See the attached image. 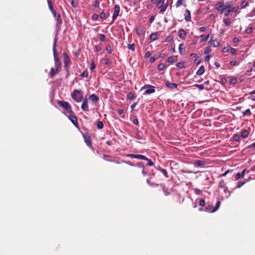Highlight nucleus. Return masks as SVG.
Masks as SVG:
<instances>
[{"label":"nucleus","instance_id":"nucleus-1","mask_svg":"<svg viewBox=\"0 0 255 255\" xmlns=\"http://www.w3.org/2000/svg\"><path fill=\"white\" fill-rule=\"evenodd\" d=\"M232 1H227L225 4L224 1H218L215 4V8L221 14H224L225 16H228L231 13Z\"/></svg>","mask_w":255,"mask_h":255},{"label":"nucleus","instance_id":"nucleus-2","mask_svg":"<svg viewBox=\"0 0 255 255\" xmlns=\"http://www.w3.org/2000/svg\"><path fill=\"white\" fill-rule=\"evenodd\" d=\"M57 41V38L56 36L54 38L53 45V53L54 56V59L55 61V67H61V63L60 62L59 59L58 57L57 52L56 51V43Z\"/></svg>","mask_w":255,"mask_h":255},{"label":"nucleus","instance_id":"nucleus-3","mask_svg":"<svg viewBox=\"0 0 255 255\" xmlns=\"http://www.w3.org/2000/svg\"><path fill=\"white\" fill-rule=\"evenodd\" d=\"M72 98L76 102H81L83 99V93L81 90H74L71 93Z\"/></svg>","mask_w":255,"mask_h":255},{"label":"nucleus","instance_id":"nucleus-4","mask_svg":"<svg viewBox=\"0 0 255 255\" xmlns=\"http://www.w3.org/2000/svg\"><path fill=\"white\" fill-rule=\"evenodd\" d=\"M57 104H58V105L62 107L63 108V109L66 110L67 111L68 114H73V112L72 110L71 106L67 102H66L65 101L58 100Z\"/></svg>","mask_w":255,"mask_h":255},{"label":"nucleus","instance_id":"nucleus-5","mask_svg":"<svg viewBox=\"0 0 255 255\" xmlns=\"http://www.w3.org/2000/svg\"><path fill=\"white\" fill-rule=\"evenodd\" d=\"M154 88V87L151 85H149V84L145 85L142 88V89H147L144 91L143 95H148V94H150L154 93L155 91Z\"/></svg>","mask_w":255,"mask_h":255},{"label":"nucleus","instance_id":"nucleus-6","mask_svg":"<svg viewBox=\"0 0 255 255\" xmlns=\"http://www.w3.org/2000/svg\"><path fill=\"white\" fill-rule=\"evenodd\" d=\"M56 23L55 26V29L56 30L57 33H58L59 31L60 30L61 25L62 24V20L60 13H58L56 18Z\"/></svg>","mask_w":255,"mask_h":255},{"label":"nucleus","instance_id":"nucleus-7","mask_svg":"<svg viewBox=\"0 0 255 255\" xmlns=\"http://www.w3.org/2000/svg\"><path fill=\"white\" fill-rule=\"evenodd\" d=\"M63 55L64 58V68L65 69L69 68V63L70 62V59L66 52L63 53Z\"/></svg>","mask_w":255,"mask_h":255},{"label":"nucleus","instance_id":"nucleus-8","mask_svg":"<svg viewBox=\"0 0 255 255\" xmlns=\"http://www.w3.org/2000/svg\"><path fill=\"white\" fill-rule=\"evenodd\" d=\"M127 157H129L133 158H136L141 160H147V158L144 155L141 154H134L132 153L127 154L126 155Z\"/></svg>","mask_w":255,"mask_h":255},{"label":"nucleus","instance_id":"nucleus-9","mask_svg":"<svg viewBox=\"0 0 255 255\" xmlns=\"http://www.w3.org/2000/svg\"><path fill=\"white\" fill-rule=\"evenodd\" d=\"M120 11V6L116 4L114 6V13L113 15V20L112 22H113L115 19L117 18L119 14Z\"/></svg>","mask_w":255,"mask_h":255},{"label":"nucleus","instance_id":"nucleus-10","mask_svg":"<svg viewBox=\"0 0 255 255\" xmlns=\"http://www.w3.org/2000/svg\"><path fill=\"white\" fill-rule=\"evenodd\" d=\"M68 119L71 121V122L73 123V124L78 127V122L77 117L75 116L74 113L72 114H68L67 115Z\"/></svg>","mask_w":255,"mask_h":255},{"label":"nucleus","instance_id":"nucleus-11","mask_svg":"<svg viewBox=\"0 0 255 255\" xmlns=\"http://www.w3.org/2000/svg\"><path fill=\"white\" fill-rule=\"evenodd\" d=\"M61 67H55L54 68H51L50 69V73L49 74V76L50 78L54 77L58 73L59 69Z\"/></svg>","mask_w":255,"mask_h":255},{"label":"nucleus","instance_id":"nucleus-12","mask_svg":"<svg viewBox=\"0 0 255 255\" xmlns=\"http://www.w3.org/2000/svg\"><path fill=\"white\" fill-rule=\"evenodd\" d=\"M206 164V161L205 160H197L193 162L194 167H203Z\"/></svg>","mask_w":255,"mask_h":255},{"label":"nucleus","instance_id":"nucleus-13","mask_svg":"<svg viewBox=\"0 0 255 255\" xmlns=\"http://www.w3.org/2000/svg\"><path fill=\"white\" fill-rule=\"evenodd\" d=\"M83 136L87 146H88L89 147H92L93 146L91 136H86L84 134H83Z\"/></svg>","mask_w":255,"mask_h":255},{"label":"nucleus","instance_id":"nucleus-14","mask_svg":"<svg viewBox=\"0 0 255 255\" xmlns=\"http://www.w3.org/2000/svg\"><path fill=\"white\" fill-rule=\"evenodd\" d=\"M81 109L84 111H88L89 110V106L88 105V99L85 98L83 101Z\"/></svg>","mask_w":255,"mask_h":255},{"label":"nucleus","instance_id":"nucleus-15","mask_svg":"<svg viewBox=\"0 0 255 255\" xmlns=\"http://www.w3.org/2000/svg\"><path fill=\"white\" fill-rule=\"evenodd\" d=\"M178 36L183 39H185L187 33L183 29H180L178 32Z\"/></svg>","mask_w":255,"mask_h":255},{"label":"nucleus","instance_id":"nucleus-16","mask_svg":"<svg viewBox=\"0 0 255 255\" xmlns=\"http://www.w3.org/2000/svg\"><path fill=\"white\" fill-rule=\"evenodd\" d=\"M185 20L186 21H191V13L190 11L186 9L185 11Z\"/></svg>","mask_w":255,"mask_h":255},{"label":"nucleus","instance_id":"nucleus-17","mask_svg":"<svg viewBox=\"0 0 255 255\" xmlns=\"http://www.w3.org/2000/svg\"><path fill=\"white\" fill-rule=\"evenodd\" d=\"M214 208V207H213V205H208L205 208L204 210L203 209H200L199 210L200 211L204 210L205 212L213 213L214 212H212V210H213Z\"/></svg>","mask_w":255,"mask_h":255},{"label":"nucleus","instance_id":"nucleus-18","mask_svg":"<svg viewBox=\"0 0 255 255\" xmlns=\"http://www.w3.org/2000/svg\"><path fill=\"white\" fill-rule=\"evenodd\" d=\"M165 85L168 88H169L171 89H173L176 88L177 86V84H176L175 83H171L169 81L166 82Z\"/></svg>","mask_w":255,"mask_h":255},{"label":"nucleus","instance_id":"nucleus-19","mask_svg":"<svg viewBox=\"0 0 255 255\" xmlns=\"http://www.w3.org/2000/svg\"><path fill=\"white\" fill-rule=\"evenodd\" d=\"M89 99L90 100H91L94 103H97L99 100V98L94 94L90 95Z\"/></svg>","mask_w":255,"mask_h":255},{"label":"nucleus","instance_id":"nucleus-20","mask_svg":"<svg viewBox=\"0 0 255 255\" xmlns=\"http://www.w3.org/2000/svg\"><path fill=\"white\" fill-rule=\"evenodd\" d=\"M185 46L184 43L180 44L179 46V52L181 55H183L185 52Z\"/></svg>","mask_w":255,"mask_h":255},{"label":"nucleus","instance_id":"nucleus-21","mask_svg":"<svg viewBox=\"0 0 255 255\" xmlns=\"http://www.w3.org/2000/svg\"><path fill=\"white\" fill-rule=\"evenodd\" d=\"M158 35L159 34L157 32L152 33L150 35V39L152 41H155L157 39Z\"/></svg>","mask_w":255,"mask_h":255},{"label":"nucleus","instance_id":"nucleus-22","mask_svg":"<svg viewBox=\"0 0 255 255\" xmlns=\"http://www.w3.org/2000/svg\"><path fill=\"white\" fill-rule=\"evenodd\" d=\"M177 60V57L176 56H172L169 57L167 59V62L169 63L172 64L175 62Z\"/></svg>","mask_w":255,"mask_h":255},{"label":"nucleus","instance_id":"nucleus-23","mask_svg":"<svg viewBox=\"0 0 255 255\" xmlns=\"http://www.w3.org/2000/svg\"><path fill=\"white\" fill-rule=\"evenodd\" d=\"M246 172V169H244L242 171L241 173H238L236 174V180H238L241 177L243 178L245 176Z\"/></svg>","mask_w":255,"mask_h":255},{"label":"nucleus","instance_id":"nucleus-24","mask_svg":"<svg viewBox=\"0 0 255 255\" xmlns=\"http://www.w3.org/2000/svg\"><path fill=\"white\" fill-rule=\"evenodd\" d=\"M205 71V68L204 66H201L199 69L196 72V75H202Z\"/></svg>","mask_w":255,"mask_h":255},{"label":"nucleus","instance_id":"nucleus-25","mask_svg":"<svg viewBox=\"0 0 255 255\" xmlns=\"http://www.w3.org/2000/svg\"><path fill=\"white\" fill-rule=\"evenodd\" d=\"M160 185L161 186H162V187L163 191L164 193V195L166 196L169 195L170 194V192L169 191H168V188L167 187H166L165 186V185L162 184H160Z\"/></svg>","mask_w":255,"mask_h":255},{"label":"nucleus","instance_id":"nucleus-26","mask_svg":"<svg viewBox=\"0 0 255 255\" xmlns=\"http://www.w3.org/2000/svg\"><path fill=\"white\" fill-rule=\"evenodd\" d=\"M249 134V131L246 129H244L241 131V136L243 138L247 137L248 136Z\"/></svg>","mask_w":255,"mask_h":255},{"label":"nucleus","instance_id":"nucleus-27","mask_svg":"<svg viewBox=\"0 0 255 255\" xmlns=\"http://www.w3.org/2000/svg\"><path fill=\"white\" fill-rule=\"evenodd\" d=\"M146 183L148 185L151 187H157L159 185V184L157 183L151 182L149 179H146Z\"/></svg>","mask_w":255,"mask_h":255},{"label":"nucleus","instance_id":"nucleus-28","mask_svg":"<svg viewBox=\"0 0 255 255\" xmlns=\"http://www.w3.org/2000/svg\"><path fill=\"white\" fill-rule=\"evenodd\" d=\"M223 22L226 26H230L231 24V19L228 18H224Z\"/></svg>","mask_w":255,"mask_h":255},{"label":"nucleus","instance_id":"nucleus-29","mask_svg":"<svg viewBox=\"0 0 255 255\" xmlns=\"http://www.w3.org/2000/svg\"><path fill=\"white\" fill-rule=\"evenodd\" d=\"M110 15V13H108V14H107L106 13H105L104 11H103L102 12H101V14H100V17L103 19H106L108 16H109Z\"/></svg>","mask_w":255,"mask_h":255},{"label":"nucleus","instance_id":"nucleus-30","mask_svg":"<svg viewBox=\"0 0 255 255\" xmlns=\"http://www.w3.org/2000/svg\"><path fill=\"white\" fill-rule=\"evenodd\" d=\"M168 6V2H167L165 4H163L161 7L159 11L160 13H162L165 11Z\"/></svg>","mask_w":255,"mask_h":255},{"label":"nucleus","instance_id":"nucleus-31","mask_svg":"<svg viewBox=\"0 0 255 255\" xmlns=\"http://www.w3.org/2000/svg\"><path fill=\"white\" fill-rule=\"evenodd\" d=\"M159 170L164 175L166 178H168V175L166 169L159 168Z\"/></svg>","mask_w":255,"mask_h":255},{"label":"nucleus","instance_id":"nucleus-32","mask_svg":"<svg viewBox=\"0 0 255 255\" xmlns=\"http://www.w3.org/2000/svg\"><path fill=\"white\" fill-rule=\"evenodd\" d=\"M97 127L98 129H102L104 128L103 123L101 121L97 122Z\"/></svg>","mask_w":255,"mask_h":255},{"label":"nucleus","instance_id":"nucleus-33","mask_svg":"<svg viewBox=\"0 0 255 255\" xmlns=\"http://www.w3.org/2000/svg\"><path fill=\"white\" fill-rule=\"evenodd\" d=\"M209 34H208L207 35H205V34H202L201 35V41H207V40L209 39Z\"/></svg>","mask_w":255,"mask_h":255},{"label":"nucleus","instance_id":"nucleus-34","mask_svg":"<svg viewBox=\"0 0 255 255\" xmlns=\"http://www.w3.org/2000/svg\"><path fill=\"white\" fill-rule=\"evenodd\" d=\"M127 48L132 50V51H134L135 50V44L134 43L132 44H128L127 46Z\"/></svg>","mask_w":255,"mask_h":255},{"label":"nucleus","instance_id":"nucleus-35","mask_svg":"<svg viewBox=\"0 0 255 255\" xmlns=\"http://www.w3.org/2000/svg\"><path fill=\"white\" fill-rule=\"evenodd\" d=\"M96 65L94 63V61L93 59H92L91 62L90 69L91 71H93L96 68Z\"/></svg>","mask_w":255,"mask_h":255},{"label":"nucleus","instance_id":"nucleus-36","mask_svg":"<svg viewBox=\"0 0 255 255\" xmlns=\"http://www.w3.org/2000/svg\"><path fill=\"white\" fill-rule=\"evenodd\" d=\"M220 204H221V202L220 201H218L216 203V205H215V206L214 207L213 210H212V212H215L216 211L218 208H219L220 206Z\"/></svg>","mask_w":255,"mask_h":255},{"label":"nucleus","instance_id":"nucleus-37","mask_svg":"<svg viewBox=\"0 0 255 255\" xmlns=\"http://www.w3.org/2000/svg\"><path fill=\"white\" fill-rule=\"evenodd\" d=\"M88 75V72L87 70H85L80 74V76L82 78H87Z\"/></svg>","mask_w":255,"mask_h":255},{"label":"nucleus","instance_id":"nucleus-38","mask_svg":"<svg viewBox=\"0 0 255 255\" xmlns=\"http://www.w3.org/2000/svg\"><path fill=\"white\" fill-rule=\"evenodd\" d=\"M249 4L248 2H246L245 1H243L241 2L240 4L241 8L243 9L245 8Z\"/></svg>","mask_w":255,"mask_h":255},{"label":"nucleus","instance_id":"nucleus-39","mask_svg":"<svg viewBox=\"0 0 255 255\" xmlns=\"http://www.w3.org/2000/svg\"><path fill=\"white\" fill-rule=\"evenodd\" d=\"M226 187V183L224 182V180L220 181L219 183V187H220L221 188H224Z\"/></svg>","mask_w":255,"mask_h":255},{"label":"nucleus","instance_id":"nucleus-40","mask_svg":"<svg viewBox=\"0 0 255 255\" xmlns=\"http://www.w3.org/2000/svg\"><path fill=\"white\" fill-rule=\"evenodd\" d=\"M47 3L48 4V7L50 9V10L51 11L52 10H54V8L52 5V3L51 2V0H47Z\"/></svg>","mask_w":255,"mask_h":255},{"label":"nucleus","instance_id":"nucleus-41","mask_svg":"<svg viewBox=\"0 0 255 255\" xmlns=\"http://www.w3.org/2000/svg\"><path fill=\"white\" fill-rule=\"evenodd\" d=\"M100 0H95L93 2V5L95 7H99L100 5Z\"/></svg>","mask_w":255,"mask_h":255},{"label":"nucleus","instance_id":"nucleus-42","mask_svg":"<svg viewBox=\"0 0 255 255\" xmlns=\"http://www.w3.org/2000/svg\"><path fill=\"white\" fill-rule=\"evenodd\" d=\"M251 115H252V113H251L250 109H248L246 110L243 113V115L244 116H250Z\"/></svg>","mask_w":255,"mask_h":255},{"label":"nucleus","instance_id":"nucleus-43","mask_svg":"<svg viewBox=\"0 0 255 255\" xmlns=\"http://www.w3.org/2000/svg\"><path fill=\"white\" fill-rule=\"evenodd\" d=\"M233 138L236 141H239L240 140V136L238 134H234Z\"/></svg>","mask_w":255,"mask_h":255},{"label":"nucleus","instance_id":"nucleus-44","mask_svg":"<svg viewBox=\"0 0 255 255\" xmlns=\"http://www.w3.org/2000/svg\"><path fill=\"white\" fill-rule=\"evenodd\" d=\"M98 36L100 38V41L104 42L106 41V36L103 34H99Z\"/></svg>","mask_w":255,"mask_h":255},{"label":"nucleus","instance_id":"nucleus-45","mask_svg":"<svg viewBox=\"0 0 255 255\" xmlns=\"http://www.w3.org/2000/svg\"><path fill=\"white\" fill-rule=\"evenodd\" d=\"M164 0H159L157 3V6L158 8H161V7L164 4Z\"/></svg>","mask_w":255,"mask_h":255},{"label":"nucleus","instance_id":"nucleus-46","mask_svg":"<svg viewBox=\"0 0 255 255\" xmlns=\"http://www.w3.org/2000/svg\"><path fill=\"white\" fill-rule=\"evenodd\" d=\"M164 68H165V65L163 63H160L158 65V69L159 71H161V70H163L164 69Z\"/></svg>","mask_w":255,"mask_h":255},{"label":"nucleus","instance_id":"nucleus-47","mask_svg":"<svg viewBox=\"0 0 255 255\" xmlns=\"http://www.w3.org/2000/svg\"><path fill=\"white\" fill-rule=\"evenodd\" d=\"M127 98L129 100H132L134 98V95L132 93L129 92L127 94Z\"/></svg>","mask_w":255,"mask_h":255},{"label":"nucleus","instance_id":"nucleus-48","mask_svg":"<svg viewBox=\"0 0 255 255\" xmlns=\"http://www.w3.org/2000/svg\"><path fill=\"white\" fill-rule=\"evenodd\" d=\"M176 66L179 68H182L184 67V62H179L176 64Z\"/></svg>","mask_w":255,"mask_h":255},{"label":"nucleus","instance_id":"nucleus-49","mask_svg":"<svg viewBox=\"0 0 255 255\" xmlns=\"http://www.w3.org/2000/svg\"><path fill=\"white\" fill-rule=\"evenodd\" d=\"M211 51V49L210 47H207L205 48L204 53V54H209Z\"/></svg>","mask_w":255,"mask_h":255},{"label":"nucleus","instance_id":"nucleus-50","mask_svg":"<svg viewBox=\"0 0 255 255\" xmlns=\"http://www.w3.org/2000/svg\"><path fill=\"white\" fill-rule=\"evenodd\" d=\"M199 204L201 207H204L205 205V202L204 199H201L199 200Z\"/></svg>","mask_w":255,"mask_h":255},{"label":"nucleus","instance_id":"nucleus-51","mask_svg":"<svg viewBox=\"0 0 255 255\" xmlns=\"http://www.w3.org/2000/svg\"><path fill=\"white\" fill-rule=\"evenodd\" d=\"M224 191L226 194H228V195L226 196L227 198H228V197H229L230 196L231 193L228 191V187L227 186L224 188Z\"/></svg>","mask_w":255,"mask_h":255},{"label":"nucleus","instance_id":"nucleus-52","mask_svg":"<svg viewBox=\"0 0 255 255\" xmlns=\"http://www.w3.org/2000/svg\"><path fill=\"white\" fill-rule=\"evenodd\" d=\"M99 16L98 14L94 13L92 16V19L93 20H96L98 19Z\"/></svg>","mask_w":255,"mask_h":255},{"label":"nucleus","instance_id":"nucleus-53","mask_svg":"<svg viewBox=\"0 0 255 255\" xmlns=\"http://www.w3.org/2000/svg\"><path fill=\"white\" fill-rule=\"evenodd\" d=\"M136 166L139 167V168H141L142 169H143V168H144V164L142 162H137L136 164Z\"/></svg>","mask_w":255,"mask_h":255},{"label":"nucleus","instance_id":"nucleus-54","mask_svg":"<svg viewBox=\"0 0 255 255\" xmlns=\"http://www.w3.org/2000/svg\"><path fill=\"white\" fill-rule=\"evenodd\" d=\"M184 1V0H178L176 3V7H179L180 5L183 4V2Z\"/></svg>","mask_w":255,"mask_h":255},{"label":"nucleus","instance_id":"nucleus-55","mask_svg":"<svg viewBox=\"0 0 255 255\" xmlns=\"http://www.w3.org/2000/svg\"><path fill=\"white\" fill-rule=\"evenodd\" d=\"M147 161V165L149 166H152L154 165L153 162L151 160V159H148L147 158V160H146Z\"/></svg>","mask_w":255,"mask_h":255},{"label":"nucleus","instance_id":"nucleus-56","mask_svg":"<svg viewBox=\"0 0 255 255\" xmlns=\"http://www.w3.org/2000/svg\"><path fill=\"white\" fill-rule=\"evenodd\" d=\"M103 61H104L105 64L107 65H109L111 64V61L108 58L104 59Z\"/></svg>","mask_w":255,"mask_h":255},{"label":"nucleus","instance_id":"nucleus-57","mask_svg":"<svg viewBox=\"0 0 255 255\" xmlns=\"http://www.w3.org/2000/svg\"><path fill=\"white\" fill-rule=\"evenodd\" d=\"M106 50L108 53H111L112 52V49L110 45H107L106 48Z\"/></svg>","mask_w":255,"mask_h":255},{"label":"nucleus","instance_id":"nucleus-58","mask_svg":"<svg viewBox=\"0 0 255 255\" xmlns=\"http://www.w3.org/2000/svg\"><path fill=\"white\" fill-rule=\"evenodd\" d=\"M95 52H98L100 51H101L102 49L101 47L99 45H96L95 46Z\"/></svg>","mask_w":255,"mask_h":255},{"label":"nucleus","instance_id":"nucleus-59","mask_svg":"<svg viewBox=\"0 0 255 255\" xmlns=\"http://www.w3.org/2000/svg\"><path fill=\"white\" fill-rule=\"evenodd\" d=\"M201 60L198 58H196L194 60V64L197 65H199L201 63Z\"/></svg>","mask_w":255,"mask_h":255},{"label":"nucleus","instance_id":"nucleus-60","mask_svg":"<svg viewBox=\"0 0 255 255\" xmlns=\"http://www.w3.org/2000/svg\"><path fill=\"white\" fill-rule=\"evenodd\" d=\"M252 27H247L245 30V32L246 33H248V34H250L252 32Z\"/></svg>","mask_w":255,"mask_h":255},{"label":"nucleus","instance_id":"nucleus-61","mask_svg":"<svg viewBox=\"0 0 255 255\" xmlns=\"http://www.w3.org/2000/svg\"><path fill=\"white\" fill-rule=\"evenodd\" d=\"M245 182H243V181L238 182L237 188H239L241 187L243 185L245 184Z\"/></svg>","mask_w":255,"mask_h":255},{"label":"nucleus","instance_id":"nucleus-62","mask_svg":"<svg viewBox=\"0 0 255 255\" xmlns=\"http://www.w3.org/2000/svg\"><path fill=\"white\" fill-rule=\"evenodd\" d=\"M195 86L200 90H203L204 88V85L202 84H196Z\"/></svg>","mask_w":255,"mask_h":255},{"label":"nucleus","instance_id":"nucleus-63","mask_svg":"<svg viewBox=\"0 0 255 255\" xmlns=\"http://www.w3.org/2000/svg\"><path fill=\"white\" fill-rule=\"evenodd\" d=\"M238 9H239L238 7H232V6L231 12H237L238 10Z\"/></svg>","mask_w":255,"mask_h":255},{"label":"nucleus","instance_id":"nucleus-64","mask_svg":"<svg viewBox=\"0 0 255 255\" xmlns=\"http://www.w3.org/2000/svg\"><path fill=\"white\" fill-rule=\"evenodd\" d=\"M194 192L198 195H199L201 193L202 191L198 188L194 189Z\"/></svg>","mask_w":255,"mask_h":255}]
</instances>
